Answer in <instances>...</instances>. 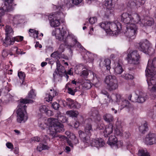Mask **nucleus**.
Masks as SVG:
<instances>
[{
	"instance_id": "nucleus-1",
	"label": "nucleus",
	"mask_w": 156,
	"mask_h": 156,
	"mask_svg": "<svg viewBox=\"0 0 156 156\" xmlns=\"http://www.w3.org/2000/svg\"><path fill=\"white\" fill-rule=\"evenodd\" d=\"M59 31L61 34L56 35L57 39L59 41L63 42V43L60 44L59 49H61V51L63 52L64 50V47L67 46L69 48H73L76 45L77 47L83 49V47L82 46L80 43L78 42L75 36L72 34H69L67 35L66 37L64 38V36L66 34V29L65 25H63L62 28H58Z\"/></svg>"
},
{
	"instance_id": "nucleus-2",
	"label": "nucleus",
	"mask_w": 156,
	"mask_h": 156,
	"mask_svg": "<svg viewBox=\"0 0 156 156\" xmlns=\"http://www.w3.org/2000/svg\"><path fill=\"white\" fill-rule=\"evenodd\" d=\"M85 132L81 130L79 131V136L81 140L85 143H87L92 147L98 148L104 146L105 142L104 140L99 138L95 139H91L90 136L93 131L92 126L90 124H87L85 128Z\"/></svg>"
},
{
	"instance_id": "nucleus-3",
	"label": "nucleus",
	"mask_w": 156,
	"mask_h": 156,
	"mask_svg": "<svg viewBox=\"0 0 156 156\" xmlns=\"http://www.w3.org/2000/svg\"><path fill=\"white\" fill-rule=\"evenodd\" d=\"M151 61L149 59L148 61L147 66L146 70V75L148 78L147 82L148 85V89L150 91L151 95L155 98H156V84L153 85L152 81L153 80L154 76V71L151 70L149 68L151 67L156 69V57L154 58L151 62V66L150 67Z\"/></svg>"
},
{
	"instance_id": "nucleus-4",
	"label": "nucleus",
	"mask_w": 156,
	"mask_h": 156,
	"mask_svg": "<svg viewBox=\"0 0 156 156\" xmlns=\"http://www.w3.org/2000/svg\"><path fill=\"white\" fill-rule=\"evenodd\" d=\"M34 101L27 98L21 99L20 100V103L17 107V121L19 123L22 121H25L27 119L28 117L25 114L27 113L26 108L27 106L25 105L28 103H32Z\"/></svg>"
},
{
	"instance_id": "nucleus-5",
	"label": "nucleus",
	"mask_w": 156,
	"mask_h": 156,
	"mask_svg": "<svg viewBox=\"0 0 156 156\" xmlns=\"http://www.w3.org/2000/svg\"><path fill=\"white\" fill-rule=\"evenodd\" d=\"M121 19L122 21L128 26L132 24H136L141 22L140 17L137 13L133 15H129L128 13L125 12L121 15Z\"/></svg>"
},
{
	"instance_id": "nucleus-6",
	"label": "nucleus",
	"mask_w": 156,
	"mask_h": 156,
	"mask_svg": "<svg viewBox=\"0 0 156 156\" xmlns=\"http://www.w3.org/2000/svg\"><path fill=\"white\" fill-rule=\"evenodd\" d=\"M56 69L53 74V77L54 80L58 78L62 77L63 76H64L67 79H68L69 77L68 75H73V72H72L71 70L70 69L67 72L64 67L61 65L59 61L56 62Z\"/></svg>"
},
{
	"instance_id": "nucleus-7",
	"label": "nucleus",
	"mask_w": 156,
	"mask_h": 156,
	"mask_svg": "<svg viewBox=\"0 0 156 156\" xmlns=\"http://www.w3.org/2000/svg\"><path fill=\"white\" fill-rule=\"evenodd\" d=\"M99 26L104 30L106 32H109L116 31L118 33L120 32V28H121L120 23H118L116 24L114 23H110L107 21L101 22L99 24Z\"/></svg>"
},
{
	"instance_id": "nucleus-8",
	"label": "nucleus",
	"mask_w": 156,
	"mask_h": 156,
	"mask_svg": "<svg viewBox=\"0 0 156 156\" xmlns=\"http://www.w3.org/2000/svg\"><path fill=\"white\" fill-rule=\"evenodd\" d=\"M57 9H59L58 11H57L54 13H52L51 15H50L48 16V20L51 26L53 27H58L60 24V19L62 8L61 6H55Z\"/></svg>"
},
{
	"instance_id": "nucleus-9",
	"label": "nucleus",
	"mask_w": 156,
	"mask_h": 156,
	"mask_svg": "<svg viewBox=\"0 0 156 156\" xmlns=\"http://www.w3.org/2000/svg\"><path fill=\"white\" fill-rule=\"evenodd\" d=\"M126 27L127 30L125 33V34L127 39L130 41L135 38L137 32V26L136 24H132Z\"/></svg>"
},
{
	"instance_id": "nucleus-10",
	"label": "nucleus",
	"mask_w": 156,
	"mask_h": 156,
	"mask_svg": "<svg viewBox=\"0 0 156 156\" xmlns=\"http://www.w3.org/2000/svg\"><path fill=\"white\" fill-rule=\"evenodd\" d=\"M105 81L110 91L115 90L118 87L117 81L114 76H107L105 79Z\"/></svg>"
},
{
	"instance_id": "nucleus-11",
	"label": "nucleus",
	"mask_w": 156,
	"mask_h": 156,
	"mask_svg": "<svg viewBox=\"0 0 156 156\" xmlns=\"http://www.w3.org/2000/svg\"><path fill=\"white\" fill-rule=\"evenodd\" d=\"M140 56L137 51L133 50L127 55V59L128 62L130 64H137L139 63Z\"/></svg>"
},
{
	"instance_id": "nucleus-12",
	"label": "nucleus",
	"mask_w": 156,
	"mask_h": 156,
	"mask_svg": "<svg viewBox=\"0 0 156 156\" xmlns=\"http://www.w3.org/2000/svg\"><path fill=\"white\" fill-rule=\"evenodd\" d=\"M13 2V0H4V6L0 7V23L1 22V16L4 15L5 12L12 10Z\"/></svg>"
},
{
	"instance_id": "nucleus-13",
	"label": "nucleus",
	"mask_w": 156,
	"mask_h": 156,
	"mask_svg": "<svg viewBox=\"0 0 156 156\" xmlns=\"http://www.w3.org/2000/svg\"><path fill=\"white\" fill-rule=\"evenodd\" d=\"M139 45L138 49L145 53L149 54L151 51L153 50V48L150 46V44L149 41L146 39L141 41Z\"/></svg>"
},
{
	"instance_id": "nucleus-14",
	"label": "nucleus",
	"mask_w": 156,
	"mask_h": 156,
	"mask_svg": "<svg viewBox=\"0 0 156 156\" xmlns=\"http://www.w3.org/2000/svg\"><path fill=\"white\" fill-rule=\"evenodd\" d=\"M60 103H62L64 106H67L70 108H79L81 107L80 105L76 101L70 98H67L66 101L64 100H61L60 101Z\"/></svg>"
},
{
	"instance_id": "nucleus-15",
	"label": "nucleus",
	"mask_w": 156,
	"mask_h": 156,
	"mask_svg": "<svg viewBox=\"0 0 156 156\" xmlns=\"http://www.w3.org/2000/svg\"><path fill=\"white\" fill-rule=\"evenodd\" d=\"M145 142L147 144L149 145L156 144V134L150 132L146 136Z\"/></svg>"
},
{
	"instance_id": "nucleus-16",
	"label": "nucleus",
	"mask_w": 156,
	"mask_h": 156,
	"mask_svg": "<svg viewBox=\"0 0 156 156\" xmlns=\"http://www.w3.org/2000/svg\"><path fill=\"white\" fill-rule=\"evenodd\" d=\"M51 125L52 126L53 129H55L58 133L64 131V126L62 123L59 122H52Z\"/></svg>"
},
{
	"instance_id": "nucleus-17",
	"label": "nucleus",
	"mask_w": 156,
	"mask_h": 156,
	"mask_svg": "<svg viewBox=\"0 0 156 156\" xmlns=\"http://www.w3.org/2000/svg\"><path fill=\"white\" fill-rule=\"evenodd\" d=\"M58 95V93L54 89H50V92L48 94L46 95V97L45 98V100L48 102L51 103L52 100L54 97Z\"/></svg>"
},
{
	"instance_id": "nucleus-18",
	"label": "nucleus",
	"mask_w": 156,
	"mask_h": 156,
	"mask_svg": "<svg viewBox=\"0 0 156 156\" xmlns=\"http://www.w3.org/2000/svg\"><path fill=\"white\" fill-rule=\"evenodd\" d=\"M39 109L41 113H45L48 116H51L53 115V112L48 109L47 105H41L39 107Z\"/></svg>"
},
{
	"instance_id": "nucleus-19",
	"label": "nucleus",
	"mask_w": 156,
	"mask_h": 156,
	"mask_svg": "<svg viewBox=\"0 0 156 156\" xmlns=\"http://www.w3.org/2000/svg\"><path fill=\"white\" fill-rule=\"evenodd\" d=\"M113 131V126L109 123L108 125L106 126L105 129L104 131V135L105 137H107L110 134L112 133Z\"/></svg>"
},
{
	"instance_id": "nucleus-20",
	"label": "nucleus",
	"mask_w": 156,
	"mask_h": 156,
	"mask_svg": "<svg viewBox=\"0 0 156 156\" xmlns=\"http://www.w3.org/2000/svg\"><path fill=\"white\" fill-rule=\"evenodd\" d=\"M118 139L115 136L111 135L108 138V141L107 143L111 147H112L114 146H116L118 147Z\"/></svg>"
},
{
	"instance_id": "nucleus-21",
	"label": "nucleus",
	"mask_w": 156,
	"mask_h": 156,
	"mask_svg": "<svg viewBox=\"0 0 156 156\" xmlns=\"http://www.w3.org/2000/svg\"><path fill=\"white\" fill-rule=\"evenodd\" d=\"M90 119L92 121L96 122L100 121L101 118L98 111L95 110L92 112L90 116Z\"/></svg>"
},
{
	"instance_id": "nucleus-22",
	"label": "nucleus",
	"mask_w": 156,
	"mask_h": 156,
	"mask_svg": "<svg viewBox=\"0 0 156 156\" xmlns=\"http://www.w3.org/2000/svg\"><path fill=\"white\" fill-rule=\"evenodd\" d=\"M12 36H5V40L3 41V44L5 47L8 45H12L14 44V42L13 37L11 38Z\"/></svg>"
},
{
	"instance_id": "nucleus-23",
	"label": "nucleus",
	"mask_w": 156,
	"mask_h": 156,
	"mask_svg": "<svg viewBox=\"0 0 156 156\" xmlns=\"http://www.w3.org/2000/svg\"><path fill=\"white\" fill-rule=\"evenodd\" d=\"M103 119L106 122L110 123L114 119L113 116L112 114L106 113L103 115Z\"/></svg>"
},
{
	"instance_id": "nucleus-24",
	"label": "nucleus",
	"mask_w": 156,
	"mask_h": 156,
	"mask_svg": "<svg viewBox=\"0 0 156 156\" xmlns=\"http://www.w3.org/2000/svg\"><path fill=\"white\" fill-rule=\"evenodd\" d=\"M121 101V105L119 107L121 110L125 108H129L131 107V105L128 100H122V101Z\"/></svg>"
},
{
	"instance_id": "nucleus-25",
	"label": "nucleus",
	"mask_w": 156,
	"mask_h": 156,
	"mask_svg": "<svg viewBox=\"0 0 156 156\" xmlns=\"http://www.w3.org/2000/svg\"><path fill=\"white\" fill-rule=\"evenodd\" d=\"M114 0H105V5L108 9H112L114 7Z\"/></svg>"
},
{
	"instance_id": "nucleus-26",
	"label": "nucleus",
	"mask_w": 156,
	"mask_h": 156,
	"mask_svg": "<svg viewBox=\"0 0 156 156\" xmlns=\"http://www.w3.org/2000/svg\"><path fill=\"white\" fill-rule=\"evenodd\" d=\"M56 117H57V120L58 121H60L63 123L67 121V119L66 117L59 112H58L56 114Z\"/></svg>"
},
{
	"instance_id": "nucleus-27",
	"label": "nucleus",
	"mask_w": 156,
	"mask_h": 156,
	"mask_svg": "<svg viewBox=\"0 0 156 156\" xmlns=\"http://www.w3.org/2000/svg\"><path fill=\"white\" fill-rule=\"evenodd\" d=\"M111 60L108 58L105 59L104 60V61L102 63H103V65H102L101 62H100L99 65L100 66H104L106 68V69L108 70H110L111 68L110 64H111Z\"/></svg>"
},
{
	"instance_id": "nucleus-28",
	"label": "nucleus",
	"mask_w": 156,
	"mask_h": 156,
	"mask_svg": "<svg viewBox=\"0 0 156 156\" xmlns=\"http://www.w3.org/2000/svg\"><path fill=\"white\" fill-rule=\"evenodd\" d=\"M140 131L143 134H144L148 130V126L147 122H146L139 127Z\"/></svg>"
},
{
	"instance_id": "nucleus-29",
	"label": "nucleus",
	"mask_w": 156,
	"mask_h": 156,
	"mask_svg": "<svg viewBox=\"0 0 156 156\" xmlns=\"http://www.w3.org/2000/svg\"><path fill=\"white\" fill-rule=\"evenodd\" d=\"M144 23L145 26H151L154 24V21L152 18H146L144 19Z\"/></svg>"
},
{
	"instance_id": "nucleus-30",
	"label": "nucleus",
	"mask_w": 156,
	"mask_h": 156,
	"mask_svg": "<svg viewBox=\"0 0 156 156\" xmlns=\"http://www.w3.org/2000/svg\"><path fill=\"white\" fill-rule=\"evenodd\" d=\"M5 36H12L13 34V31L11 26L6 25L5 29Z\"/></svg>"
},
{
	"instance_id": "nucleus-31",
	"label": "nucleus",
	"mask_w": 156,
	"mask_h": 156,
	"mask_svg": "<svg viewBox=\"0 0 156 156\" xmlns=\"http://www.w3.org/2000/svg\"><path fill=\"white\" fill-rule=\"evenodd\" d=\"M50 147L48 145H45L43 144L40 143L37 146V150L41 152L43 150H48Z\"/></svg>"
},
{
	"instance_id": "nucleus-32",
	"label": "nucleus",
	"mask_w": 156,
	"mask_h": 156,
	"mask_svg": "<svg viewBox=\"0 0 156 156\" xmlns=\"http://www.w3.org/2000/svg\"><path fill=\"white\" fill-rule=\"evenodd\" d=\"M114 69L115 72L118 74H121L123 71L122 66L119 63L117 64Z\"/></svg>"
},
{
	"instance_id": "nucleus-33",
	"label": "nucleus",
	"mask_w": 156,
	"mask_h": 156,
	"mask_svg": "<svg viewBox=\"0 0 156 156\" xmlns=\"http://www.w3.org/2000/svg\"><path fill=\"white\" fill-rule=\"evenodd\" d=\"M145 95L144 94H141L140 93L137 99H136L135 102H137L140 103H143L144 102L146 99V98L145 97Z\"/></svg>"
},
{
	"instance_id": "nucleus-34",
	"label": "nucleus",
	"mask_w": 156,
	"mask_h": 156,
	"mask_svg": "<svg viewBox=\"0 0 156 156\" xmlns=\"http://www.w3.org/2000/svg\"><path fill=\"white\" fill-rule=\"evenodd\" d=\"M12 51H15L16 57L19 54L23 55L25 53V52H23V51H21V49L18 48L16 47H14L12 48Z\"/></svg>"
},
{
	"instance_id": "nucleus-35",
	"label": "nucleus",
	"mask_w": 156,
	"mask_h": 156,
	"mask_svg": "<svg viewBox=\"0 0 156 156\" xmlns=\"http://www.w3.org/2000/svg\"><path fill=\"white\" fill-rule=\"evenodd\" d=\"M66 114L69 115V116L73 117H76L78 115V112L77 111H67L66 112Z\"/></svg>"
},
{
	"instance_id": "nucleus-36",
	"label": "nucleus",
	"mask_w": 156,
	"mask_h": 156,
	"mask_svg": "<svg viewBox=\"0 0 156 156\" xmlns=\"http://www.w3.org/2000/svg\"><path fill=\"white\" fill-rule=\"evenodd\" d=\"M60 101H59V103H58L56 101H54L53 102H52L51 101V107L55 110H58L60 107V104H61L62 103H60L59 102Z\"/></svg>"
},
{
	"instance_id": "nucleus-37",
	"label": "nucleus",
	"mask_w": 156,
	"mask_h": 156,
	"mask_svg": "<svg viewBox=\"0 0 156 156\" xmlns=\"http://www.w3.org/2000/svg\"><path fill=\"white\" fill-rule=\"evenodd\" d=\"M138 155L139 156H150L149 153L147 150L143 149H139L138 152Z\"/></svg>"
},
{
	"instance_id": "nucleus-38",
	"label": "nucleus",
	"mask_w": 156,
	"mask_h": 156,
	"mask_svg": "<svg viewBox=\"0 0 156 156\" xmlns=\"http://www.w3.org/2000/svg\"><path fill=\"white\" fill-rule=\"evenodd\" d=\"M18 75L19 78L21 80L22 83L23 84L26 76L24 73L22 71L18 72Z\"/></svg>"
},
{
	"instance_id": "nucleus-39",
	"label": "nucleus",
	"mask_w": 156,
	"mask_h": 156,
	"mask_svg": "<svg viewBox=\"0 0 156 156\" xmlns=\"http://www.w3.org/2000/svg\"><path fill=\"white\" fill-rule=\"evenodd\" d=\"M49 134L53 137H55L56 133H58L55 129H53L52 126L51 125L49 127Z\"/></svg>"
},
{
	"instance_id": "nucleus-40",
	"label": "nucleus",
	"mask_w": 156,
	"mask_h": 156,
	"mask_svg": "<svg viewBox=\"0 0 156 156\" xmlns=\"http://www.w3.org/2000/svg\"><path fill=\"white\" fill-rule=\"evenodd\" d=\"M122 76L125 79L130 80L132 84L133 82L132 80L134 78V77L132 75L129 74H126L125 75H123Z\"/></svg>"
},
{
	"instance_id": "nucleus-41",
	"label": "nucleus",
	"mask_w": 156,
	"mask_h": 156,
	"mask_svg": "<svg viewBox=\"0 0 156 156\" xmlns=\"http://www.w3.org/2000/svg\"><path fill=\"white\" fill-rule=\"evenodd\" d=\"M114 133L117 135L121 136L122 134V128H116L114 130Z\"/></svg>"
},
{
	"instance_id": "nucleus-42",
	"label": "nucleus",
	"mask_w": 156,
	"mask_h": 156,
	"mask_svg": "<svg viewBox=\"0 0 156 156\" xmlns=\"http://www.w3.org/2000/svg\"><path fill=\"white\" fill-rule=\"evenodd\" d=\"M36 96L34 91L32 89L28 93L27 97L30 99H34Z\"/></svg>"
},
{
	"instance_id": "nucleus-43",
	"label": "nucleus",
	"mask_w": 156,
	"mask_h": 156,
	"mask_svg": "<svg viewBox=\"0 0 156 156\" xmlns=\"http://www.w3.org/2000/svg\"><path fill=\"white\" fill-rule=\"evenodd\" d=\"M14 40H13V41H14L15 42V41H16L17 42H20L22 41L23 39V37L22 36H18L14 37H13Z\"/></svg>"
},
{
	"instance_id": "nucleus-44",
	"label": "nucleus",
	"mask_w": 156,
	"mask_h": 156,
	"mask_svg": "<svg viewBox=\"0 0 156 156\" xmlns=\"http://www.w3.org/2000/svg\"><path fill=\"white\" fill-rule=\"evenodd\" d=\"M83 87L86 89H89L92 87V86L91 83L85 82L83 84Z\"/></svg>"
},
{
	"instance_id": "nucleus-45",
	"label": "nucleus",
	"mask_w": 156,
	"mask_h": 156,
	"mask_svg": "<svg viewBox=\"0 0 156 156\" xmlns=\"http://www.w3.org/2000/svg\"><path fill=\"white\" fill-rule=\"evenodd\" d=\"M88 74V72L87 70H83L82 71L81 75L82 77H87Z\"/></svg>"
},
{
	"instance_id": "nucleus-46",
	"label": "nucleus",
	"mask_w": 156,
	"mask_h": 156,
	"mask_svg": "<svg viewBox=\"0 0 156 156\" xmlns=\"http://www.w3.org/2000/svg\"><path fill=\"white\" fill-rule=\"evenodd\" d=\"M97 18L95 17H94L89 18V21L90 23L92 24H94L95 22L97 21Z\"/></svg>"
},
{
	"instance_id": "nucleus-47",
	"label": "nucleus",
	"mask_w": 156,
	"mask_h": 156,
	"mask_svg": "<svg viewBox=\"0 0 156 156\" xmlns=\"http://www.w3.org/2000/svg\"><path fill=\"white\" fill-rule=\"evenodd\" d=\"M116 101L117 102H120L122 101V99L121 98L122 95L119 94H117L116 95Z\"/></svg>"
},
{
	"instance_id": "nucleus-48",
	"label": "nucleus",
	"mask_w": 156,
	"mask_h": 156,
	"mask_svg": "<svg viewBox=\"0 0 156 156\" xmlns=\"http://www.w3.org/2000/svg\"><path fill=\"white\" fill-rule=\"evenodd\" d=\"M73 4L77 5L80 3L83 0H70Z\"/></svg>"
},
{
	"instance_id": "nucleus-49",
	"label": "nucleus",
	"mask_w": 156,
	"mask_h": 156,
	"mask_svg": "<svg viewBox=\"0 0 156 156\" xmlns=\"http://www.w3.org/2000/svg\"><path fill=\"white\" fill-rule=\"evenodd\" d=\"M76 91L74 90H72L71 88H69L68 89V92L69 94L72 95H74Z\"/></svg>"
},
{
	"instance_id": "nucleus-50",
	"label": "nucleus",
	"mask_w": 156,
	"mask_h": 156,
	"mask_svg": "<svg viewBox=\"0 0 156 156\" xmlns=\"http://www.w3.org/2000/svg\"><path fill=\"white\" fill-rule=\"evenodd\" d=\"M6 146L9 149H12L13 148V146L11 143H7L6 144Z\"/></svg>"
},
{
	"instance_id": "nucleus-51",
	"label": "nucleus",
	"mask_w": 156,
	"mask_h": 156,
	"mask_svg": "<svg viewBox=\"0 0 156 156\" xmlns=\"http://www.w3.org/2000/svg\"><path fill=\"white\" fill-rule=\"evenodd\" d=\"M40 138L37 136L33 137L31 139L32 141L37 142H39L40 141Z\"/></svg>"
},
{
	"instance_id": "nucleus-52",
	"label": "nucleus",
	"mask_w": 156,
	"mask_h": 156,
	"mask_svg": "<svg viewBox=\"0 0 156 156\" xmlns=\"http://www.w3.org/2000/svg\"><path fill=\"white\" fill-rule=\"evenodd\" d=\"M116 128H122L120 122L117 121L115 123Z\"/></svg>"
},
{
	"instance_id": "nucleus-53",
	"label": "nucleus",
	"mask_w": 156,
	"mask_h": 156,
	"mask_svg": "<svg viewBox=\"0 0 156 156\" xmlns=\"http://www.w3.org/2000/svg\"><path fill=\"white\" fill-rule=\"evenodd\" d=\"M74 139L73 140V142L75 144L79 143V140L75 136H74Z\"/></svg>"
},
{
	"instance_id": "nucleus-54",
	"label": "nucleus",
	"mask_w": 156,
	"mask_h": 156,
	"mask_svg": "<svg viewBox=\"0 0 156 156\" xmlns=\"http://www.w3.org/2000/svg\"><path fill=\"white\" fill-rule=\"evenodd\" d=\"M127 95L128 96L127 98L129 99V100L133 102H135V101H134L133 100H131V98L132 97V94H130L128 95Z\"/></svg>"
},
{
	"instance_id": "nucleus-55",
	"label": "nucleus",
	"mask_w": 156,
	"mask_h": 156,
	"mask_svg": "<svg viewBox=\"0 0 156 156\" xmlns=\"http://www.w3.org/2000/svg\"><path fill=\"white\" fill-rule=\"evenodd\" d=\"M38 47L39 48H41L42 47V46L41 44H39V43L38 41L37 42L36 44L35 45V47Z\"/></svg>"
},
{
	"instance_id": "nucleus-56",
	"label": "nucleus",
	"mask_w": 156,
	"mask_h": 156,
	"mask_svg": "<svg viewBox=\"0 0 156 156\" xmlns=\"http://www.w3.org/2000/svg\"><path fill=\"white\" fill-rule=\"evenodd\" d=\"M101 93L104 94L106 95L108 97L109 96L108 93L106 91L102 90L101 91Z\"/></svg>"
},
{
	"instance_id": "nucleus-57",
	"label": "nucleus",
	"mask_w": 156,
	"mask_h": 156,
	"mask_svg": "<svg viewBox=\"0 0 156 156\" xmlns=\"http://www.w3.org/2000/svg\"><path fill=\"white\" fill-rule=\"evenodd\" d=\"M11 50H12V51L9 52V54L10 55L12 56V55H14L15 57H16V54H15V51H12V48L11 49Z\"/></svg>"
},
{
	"instance_id": "nucleus-58",
	"label": "nucleus",
	"mask_w": 156,
	"mask_h": 156,
	"mask_svg": "<svg viewBox=\"0 0 156 156\" xmlns=\"http://www.w3.org/2000/svg\"><path fill=\"white\" fill-rule=\"evenodd\" d=\"M47 64V62H41V66L42 67H44Z\"/></svg>"
},
{
	"instance_id": "nucleus-59",
	"label": "nucleus",
	"mask_w": 156,
	"mask_h": 156,
	"mask_svg": "<svg viewBox=\"0 0 156 156\" xmlns=\"http://www.w3.org/2000/svg\"><path fill=\"white\" fill-rule=\"evenodd\" d=\"M35 35L36 36V37H38V32L37 31L35 30V31H34V33L33 34V35Z\"/></svg>"
},
{
	"instance_id": "nucleus-60",
	"label": "nucleus",
	"mask_w": 156,
	"mask_h": 156,
	"mask_svg": "<svg viewBox=\"0 0 156 156\" xmlns=\"http://www.w3.org/2000/svg\"><path fill=\"white\" fill-rule=\"evenodd\" d=\"M35 31V30L34 29H30L29 30V34H30V33L33 34Z\"/></svg>"
},
{
	"instance_id": "nucleus-61",
	"label": "nucleus",
	"mask_w": 156,
	"mask_h": 156,
	"mask_svg": "<svg viewBox=\"0 0 156 156\" xmlns=\"http://www.w3.org/2000/svg\"><path fill=\"white\" fill-rule=\"evenodd\" d=\"M65 149L68 152H69L70 151V148L68 146H66L65 148Z\"/></svg>"
},
{
	"instance_id": "nucleus-62",
	"label": "nucleus",
	"mask_w": 156,
	"mask_h": 156,
	"mask_svg": "<svg viewBox=\"0 0 156 156\" xmlns=\"http://www.w3.org/2000/svg\"><path fill=\"white\" fill-rule=\"evenodd\" d=\"M67 143L69 146L71 147H73V144L71 143V142L70 141L68 140Z\"/></svg>"
},
{
	"instance_id": "nucleus-63",
	"label": "nucleus",
	"mask_w": 156,
	"mask_h": 156,
	"mask_svg": "<svg viewBox=\"0 0 156 156\" xmlns=\"http://www.w3.org/2000/svg\"><path fill=\"white\" fill-rule=\"evenodd\" d=\"M14 132H15L17 135H19L20 134V132L17 129H15L14 130Z\"/></svg>"
},
{
	"instance_id": "nucleus-64",
	"label": "nucleus",
	"mask_w": 156,
	"mask_h": 156,
	"mask_svg": "<svg viewBox=\"0 0 156 156\" xmlns=\"http://www.w3.org/2000/svg\"><path fill=\"white\" fill-rule=\"evenodd\" d=\"M12 73V69H9L8 71V73L9 74L11 75Z\"/></svg>"
}]
</instances>
